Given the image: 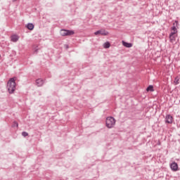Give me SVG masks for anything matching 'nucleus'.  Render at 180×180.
I'll return each mask as SVG.
<instances>
[{
    "instance_id": "obj_14",
    "label": "nucleus",
    "mask_w": 180,
    "mask_h": 180,
    "mask_svg": "<svg viewBox=\"0 0 180 180\" xmlns=\"http://www.w3.org/2000/svg\"><path fill=\"white\" fill-rule=\"evenodd\" d=\"M147 92H149V91H150V92H153L154 91V87L151 85H150L147 89H146Z\"/></svg>"
},
{
    "instance_id": "obj_6",
    "label": "nucleus",
    "mask_w": 180,
    "mask_h": 180,
    "mask_svg": "<svg viewBox=\"0 0 180 180\" xmlns=\"http://www.w3.org/2000/svg\"><path fill=\"white\" fill-rule=\"evenodd\" d=\"M170 168L173 172H177L178 171V164L175 162H172L170 165Z\"/></svg>"
},
{
    "instance_id": "obj_2",
    "label": "nucleus",
    "mask_w": 180,
    "mask_h": 180,
    "mask_svg": "<svg viewBox=\"0 0 180 180\" xmlns=\"http://www.w3.org/2000/svg\"><path fill=\"white\" fill-rule=\"evenodd\" d=\"M106 126L108 129H112L116 124V120H115L112 117H108L106 119Z\"/></svg>"
},
{
    "instance_id": "obj_4",
    "label": "nucleus",
    "mask_w": 180,
    "mask_h": 180,
    "mask_svg": "<svg viewBox=\"0 0 180 180\" xmlns=\"http://www.w3.org/2000/svg\"><path fill=\"white\" fill-rule=\"evenodd\" d=\"M173 25L170 35L177 36L176 33H178V30L176 29V26H178V21H175V23H174Z\"/></svg>"
},
{
    "instance_id": "obj_8",
    "label": "nucleus",
    "mask_w": 180,
    "mask_h": 180,
    "mask_svg": "<svg viewBox=\"0 0 180 180\" xmlns=\"http://www.w3.org/2000/svg\"><path fill=\"white\" fill-rule=\"evenodd\" d=\"M36 84L37 86H43V84H44V82L41 79H38L36 80Z\"/></svg>"
},
{
    "instance_id": "obj_11",
    "label": "nucleus",
    "mask_w": 180,
    "mask_h": 180,
    "mask_svg": "<svg viewBox=\"0 0 180 180\" xmlns=\"http://www.w3.org/2000/svg\"><path fill=\"white\" fill-rule=\"evenodd\" d=\"M122 44L124 47H127L128 49H130V47L133 46V44L131 43L125 42L124 41H122Z\"/></svg>"
},
{
    "instance_id": "obj_9",
    "label": "nucleus",
    "mask_w": 180,
    "mask_h": 180,
    "mask_svg": "<svg viewBox=\"0 0 180 180\" xmlns=\"http://www.w3.org/2000/svg\"><path fill=\"white\" fill-rule=\"evenodd\" d=\"M176 36L177 35H169L170 43H175V41L176 40Z\"/></svg>"
},
{
    "instance_id": "obj_10",
    "label": "nucleus",
    "mask_w": 180,
    "mask_h": 180,
    "mask_svg": "<svg viewBox=\"0 0 180 180\" xmlns=\"http://www.w3.org/2000/svg\"><path fill=\"white\" fill-rule=\"evenodd\" d=\"M18 40H19V36L15 34L11 36V41L16 43Z\"/></svg>"
},
{
    "instance_id": "obj_13",
    "label": "nucleus",
    "mask_w": 180,
    "mask_h": 180,
    "mask_svg": "<svg viewBox=\"0 0 180 180\" xmlns=\"http://www.w3.org/2000/svg\"><path fill=\"white\" fill-rule=\"evenodd\" d=\"M104 49H109L110 47V43L109 41H107L103 44Z\"/></svg>"
},
{
    "instance_id": "obj_7",
    "label": "nucleus",
    "mask_w": 180,
    "mask_h": 180,
    "mask_svg": "<svg viewBox=\"0 0 180 180\" xmlns=\"http://www.w3.org/2000/svg\"><path fill=\"white\" fill-rule=\"evenodd\" d=\"M174 122V117L171 115H168L166 116V122L167 124H172Z\"/></svg>"
},
{
    "instance_id": "obj_16",
    "label": "nucleus",
    "mask_w": 180,
    "mask_h": 180,
    "mask_svg": "<svg viewBox=\"0 0 180 180\" xmlns=\"http://www.w3.org/2000/svg\"><path fill=\"white\" fill-rule=\"evenodd\" d=\"M13 2H15V1H16L17 0H13Z\"/></svg>"
},
{
    "instance_id": "obj_12",
    "label": "nucleus",
    "mask_w": 180,
    "mask_h": 180,
    "mask_svg": "<svg viewBox=\"0 0 180 180\" xmlns=\"http://www.w3.org/2000/svg\"><path fill=\"white\" fill-rule=\"evenodd\" d=\"M27 27L29 30H33L34 29V25H33L32 23H28L27 25Z\"/></svg>"
},
{
    "instance_id": "obj_3",
    "label": "nucleus",
    "mask_w": 180,
    "mask_h": 180,
    "mask_svg": "<svg viewBox=\"0 0 180 180\" xmlns=\"http://www.w3.org/2000/svg\"><path fill=\"white\" fill-rule=\"evenodd\" d=\"M60 34L61 36H72L75 32L72 30H61Z\"/></svg>"
},
{
    "instance_id": "obj_15",
    "label": "nucleus",
    "mask_w": 180,
    "mask_h": 180,
    "mask_svg": "<svg viewBox=\"0 0 180 180\" xmlns=\"http://www.w3.org/2000/svg\"><path fill=\"white\" fill-rule=\"evenodd\" d=\"M22 136H23L24 137H27V136H29V134L26 131H23L22 133Z\"/></svg>"
},
{
    "instance_id": "obj_5",
    "label": "nucleus",
    "mask_w": 180,
    "mask_h": 180,
    "mask_svg": "<svg viewBox=\"0 0 180 180\" xmlns=\"http://www.w3.org/2000/svg\"><path fill=\"white\" fill-rule=\"evenodd\" d=\"M94 34L96 36H98V34H101L102 36H108V34H109V32L105 30H100L94 32Z\"/></svg>"
},
{
    "instance_id": "obj_17",
    "label": "nucleus",
    "mask_w": 180,
    "mask_h": 180,
    "mask_svg": "<svg viewBox=\"0 0 180 180\" xmlns=\"http://www.w3.org/2000/svg\"><path fill=\"white\" fill-rule=\"evenodd\" d=\"M0 57H1V55H0Z\"/></svg>"
},
{
    "instance_id": "obj_1",
    "label": "nucleus",
    "mask_w": 180,
    "mask_h": 180,
    "mask_svg": "<svg viewBox=\"0 0 180 180\" xmlns=\"http://www.w3.org/2000/svg\"><path fill=\"white\" fill-rule=\"evenodd\" d=\"M16 79L15 77H13L9 79L8 84H7V89L9 92V94H13L15 92V89H16Z\"/></svg>"
}]
</instances>
